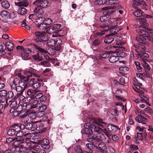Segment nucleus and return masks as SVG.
I'll use <instances>...</instances> for the list:
<instances>
[{"label": "nucleus", "mask_w": 153, "mask_h": 153, "mask_svg": "<svg viewBox=\"0 0 153 153\" xmlns=\"http://www.w3.org/2000/svg\"><path fill=\"white\" fill-rule=\"evenodd\" d=\"M45 24L47 26L49 27V25H50L52 22V20L49 18H46L43 21Z\"/></svg>", "instance_id": "nucleus-54"}, {"label": "nucleus", "mask_w": 153, "mask_h": 153, "mask_svg": "<svg viewBox=\"0 0 153 153\" xmlns=\"http://www.w3.org/2000/svg\"><path fill=\"white\" fill-rule=\"evenodd\" d=\"M34 78H31L30 79V81H28L27 83L25 85V86H33V84L35 82Z\"/></svg>", "instance_id": "nucleus-55"}, {"label": "nucleus", "mask_w": 153, "mask_h": 153, "mask_svg": "<svg viewBox=\"0 0 153 153\" xmlns=\"http://www.w3.org/2000/svg\"><path fill=\"white\" fill-rule=\"evenodd\" d=\"M108 31V29H105L101 30L100 32H96L94 34V36L95 37H97L99 36H101L104 35L105 32H107Z\"/></svg>", "instance_id": "nucleus-36"}, {"label": "nucleus", "mask_w": 153, "mask_h": 153, "mask_svg": "<svg viewBox=\"0 0 153 153\" xmlns=\"http://www.w3.org/2000/svg\"><path fill=\"white\" fill-rule=\"evenodd\" d=\"M33 11L36 15H41L44 13L45 10L40 6L38 5V6L35 8Z\"/></svg>", "instance_id": "nucleus-17"}, {"label": "nucleus", "mask_w": 153, "mask_h": 153, "mask_svg": "<svg viewBox=\"0 0 153 153\" xmlns=\"http://www.w3.org/2000/svg\"><path fill=\"white\" fill-rule=\"evenodd\" d=\"M95 123L97 125L100 126L102 127H103V125L102 124H106L107 123L104 122L103 120L100 118H98L95 121Z\"/></svg>", "instance_id": "nucleus-35"}, {"label": "nucleus", "mask_w": 153, "mask_h": 153, "mask_svg": "<svg viewBox=\"0 0 153 153\" xmlns=\"http://www.w3.org/2000/svg\"><path fill=\"white\" fill-rule=\"evenodd\" d=\"M97 27L100 29H102V30L108 29V31L109 30V27H108V24L102 22L98 24Z\"/></svg>", "instance_id": "nucleus-26"}, {"label": "nucleus", "mask_w": 153, "mask_h": 153, "mask_svg": "<svg viewBox=\"0 0 153 153\" xmlns=\"http://www.w3.org/2000/svg\"><path fill=\"white\" fill-rule=\"evenodd\" d=\"M34 41L36 43V45L40 47H42L44 45V42L40 39L38 37L34 39Z\"/></svg>", "instance_id": "nucleus-29"}, {"label": "nucleus", "mask_w": 153, "mask_h": 153, "mask_svg": "<svg viewBox=\"0 0 153 153\" xmlns=\"http://www.w3.org/2000/svg\"><path fill=\"white\" fill-rule=\"evenodd\" d=\"M30 45L33 46H34L41 53H47L46 51L44 49L41 48V47H39L35 44H31Z\"/></svg>", "instance_id": "nucleus-41"}, {"label": "nucleus", "mask_w": 153, "mask_h": 153, "mask_svg": "<svg viewBox=\"0 0 153 153\" xmlns=\"http://www.w3.org/2000/svg\"><path fill=\"white\" fill-rule=\"evenodd\" d=\"M42 18H37V20L36 21L35 24L37 25L38 28L40 29L44 30L45 29L49 27V26H47L46 25L44 22H39V20H40V19H42Z\"/></svg>", "instance_id": "nucleus-12"}, {"label": "nucleus", "mask_w": 153, "mask_h": 153, "mask_svg": "<svg viewBox=\"0 0 153 153\" xmlns=\"http://www.w3.org/2000/svg\"><path fill=\"white\" fill-rule=\"evenodd\" d=\"M59 31H60V30L55 29L53 28V26L52 27H50L47 30L48 33H58Z\"/></svg>", "instance_id": "nucleus-49"}, {"label": "nucleus", "mask_w": 153, "mask_h": 153, "mask_svg": "<svg viewBox=\"0 0 153 153\" xmlns=\"http://www.w3.org/2000/svg\"><path fill=\"white\" fill-rule=\"evenodd\" d=\"M102 132L108 138H110L111 135L110 133V131L106 129L105 128L103 129Z\"/></svg>", "instance_id": "nucleus-62"}, {"label": "nucleus", "mask_w": 153, "mask_h": 153, "mask_svg": "<svg viewBox=\"0 0 153 153\" xmlns=\"http://www.w3.org/2000/svg\"><path fill=\"white\" fill-rule=\"evenodd\" d=\"M34 34L36 36L38 37L44 42H47L48 41L49 37L42 31H36Z\"/></svg>", "instance_id": "nucleus-4"}, {"label": "nucleus", "mask_w": 153, "mask_h": 153, "mask_svg": "<svg viewBox=\"0 0 153 153\" xmlns=\"http://www.w3.org/2000/svg\"><path fill=\"white\" fill-rule=\"evenodd\" d=\"M28 18L32 21H33L37 18V16L36 14L34 13L30 14Z\"/></svg>", "instance_id": "nucleus-64"}, {"label": "nucleus", "mask_w": 153, "mask_h": 153, "mask_svg": "<svg viewBox=\"0 0 153 153\" xmlns=\"http://www.w3.org/2000/svg\"><path fill=\"white\" fill-rule=\"evenodd\" d=\"M133 4L132 5L133 7H135L137 6H138L142 4L143 5H145L146 4L143 0H133Z\"/></svg>", "instance_id": "nucleus-25"}, {"label": "nucleus", "mask_w": 153, "mask_h": 153, "mask_svg": "<svg viewBox=\"0 0 153 153\" xmlns=\"http://www.w3.org/2000/svg\"><path fill=\"white\" fill-rule=\"evenodd\" d=\"M14 140H16L17 143H18L19 144H22V143H24V142H25L24 141V138L23 137H15L14 138ZM16 142H15L14 143H14Z\"/></svg>", "instance_id": "nucleus-51"}, {"label": "nucleus", "mask_w": 153, "mask_h": 153, "mask_svg": "<svg viewBox=\"0 0 153 153\" xmlns=\"http://www.w3.org/2000/svg\"><path fill=\"white\" fill-rule=\"evenodd\" d=\"M119 69L121 73L125 74L128 71L129 68L127 67L123 66L119 68Z\"/></svg>", "instance_id": "nucleus-38"}, {"label": "nucleus", "mask_w": 153, "mask_h": 153, "mask_svg": "<svg viewBox=\"0 0 153 153\" xmlns=\"http://www.w3.org/2000/svg\"><path fill=\"white\" fill-rule=\"evenodd\" d=\"M114 40V38L111 36H108L104 39V42L106 44H109L111 43Z\"/></svg>", "instance_id": "nucleus-42"}, {"label": "nucleus", "mask_w": 153, "mask_h": 153, "mask_svg": "<svg viewBox=\"0 0 153 153\" xmlns=\"http://www.w3.org/2000/svg\"><path fill=\"white\" fill-rule=\"evenodd\" d=\"M109 113L111 115L114 116H117L119 114V112H118L117 110L115 109L110 110Z\"/></svg>", "instance_id": "nucleus-52"}, {"label": "nucleus", "mask_w": 153, "mask_h": 153, "mask_svg": "<svg viewBox=\"0 0 153 153\" xmlns=\"http://www.w3.org/2000/svg\"><path fill=\"white\" fill-rule=\"evenodd\" d=\"M33 58L36 61L40 62L43 59L42 57V56H40L38 53L33 55Z\"/></svg>", "instance_id": "nucleus-39"}, {"label": "nucleus", "mask_w": 153, "mask_h": 153, "mask_svg": "<svg viewBox=\"0 0 153 153\" xmlns=\"http://www.w3.org/2000/svg\"><path fill=\"white\" fill-rule=\"evenodd\" d=\"M15 90L17 92H20L19 93L21 94L23 93L24 90V89L22 87L19 85L16 87Z\"/></svg>", "instance_id": "nucleus-58"}, {"label": "nucleus", "mask_w": 153, "mask_h": 153, "mask_svg": "<svg viewBox=\"0 0 153 153\" xmlns=\"http://www.w3.org/2000/svg\"><path fill=\"white\" fill-rule=\"evenodd\" d=\"M27 13V10L26 9L23 7H19L17 10L18 14L21 15H24Z\"/></svg>", "instance_id": "nucleus-30"}, {"label": "nucleus", "mask_w": 153, "mask_h": 153, "mask_svg": "<svg viewBox=\"0 0 153 153\" xmlns=\"http://www.w3.org/2000/svg\"><path fill=\"white\" fill-rule=\"evenodd\" d=\"M64 36V35H61L58 34L52 35V37H61V38H57L56 39V43L54 46V49L56 51H60L62 50L64 46V44L63 43H62V40L61 38L62 37H63Z\"/></svg>", "instance_id": "nucleus-2"}, {"label": "nucleus", "mask_w": 153, "mask_h": 153, "mask_svg": "<svg viewBox=\"0 0 153 153\" xmlns=\"http://www.w3.org/2000/svg\"><path fill=\"white\" fill-rule=\"evenodd\" d=\"M1 5L2 7L5 9L8 8L10 6L9 3L7 1H2L1 3Z\"/></svg>", "instance_id": "nucleus-44"}, {"label": "nucleus", "mask_w": 153, "mask_h": 153, "mask_svg": "<svg viewBox=\"0 0 153 153\" xmlns=\"http://www.w3.org/2000/svg\"><path fill=\"white\" fill-rule=\"evenodd\" d=\"M39 4H40V5H38L43 9L46 8L48 6V2L46 0H36L33 3V4L34 5Z\"/></svg>", "instance_id": "nucleus-8"}, {"label": "nucleus", "mask_w": 153, "mask_h": 153, "mask_svg": "<svg viewBox=\"0 0 153 153\" xmlns=\"http://www.w3.org/2000/svg\"><path fill=\"white\" fill-rule=\"evenodd\" d=\"M138 54L142 58L143 61H144V59H148L147 58L149 57V54L144 51H140L138 52Z\"/></svg>", "instance_id": "nucleus-24"}, {"label": "nucleus", "mask_w": 153, "mask_h": 153, "mask_svg": "<svg viewBox=\"0 0 153 153\" xmlns=\"http://www.w3.org/2000/svg\"><path fill=\"white\" fill-rule=\"evenodd\" d=\"M22 93H17L16 95H15L14 97V100H16L17 99L20 102L22 100H23L25 98V97L22 95Z\"/></svg>", "instance_id": "nucleus-32"}, {"label": "nucleus", "mask_w": 153, "mask_h": 153, "mask_svg": "<svg viewBox=\"0 0 153 153\" xmlns=\"http://www.w3.org/2000/svg\"><path fill=\"white\" fill-rule=\"evenodd\" d=\"M107 127L109 131L113 132H116L118 129H120L117 126L111 124H108Z\"/></svg>", "instance_id": "nucleus-21"}, {"label": "nucleus", "mask_w": 153, "mask_h": 153, "mask_svg": "<svg viewBox=\"0 0 153 153\" xmlns=\"http://www.w3.org/2000/svg\"><path fill=\"white\" fill-rule=\"evenodd\" d=\"M0 15L1 17L4 19H6L9 16V13L7 11L3 10L1 12Z\"/></svg>", "instance_id": "nucleus-46"}, {"label": "nucleus", "mask_w": 153, "mask_h": 153, "mask_svg": "<svg viewBox=\"0 0 153 153\" xmlns=\"http://www.w3.org/2000/svg\"><path fill=\"white\" fill-rule=\"evenodd\" d=\"M56 41L53 39H50L49 40H48L47 43V44L48 46H52L55 44Z\"/></svg>", "instance_id": "nucleus-60"}, {"label": "nucleus", "mask_w": 153, "mask_h": 153, "mask_svg": "<svg viewBox=\"0 0 153 153\" xmlns=\"http://www.w3.org/2000/svg\"><path fill=\"white\" fill-rule=\"evenodd\" d=\"M120 30V29L116 25L112 26L110 27V29H109V30H110L109 33H110V34L111 35H113L116 34L117 32Z\"/></svg>", "instance_id": "nucleus-23"}, {"label": "nucleus", "mask_w": 153, "mask_h": 153, "mask_svg": "<svg viewBox=\"0 0 153 153\" xmlns=\"http://www.w3.org/2000/svg\"><path fill=\"white\" fill-rule=\"evenodd\" d=\"M7 92L6 90H2L0 91V102L4 103L5 102L7 103Z\"/></svg>", "instance_id": "nucleus-11"}, {"label": "nucleus", "mask_w": 153, "mask_h": 153, "mask_svg": "<svg viewBox=\"0 0 153 153\" xmlns=\"http://www.w3.org/2000/svg\"><path fill=\"white\" fill-rule=\"evenodd\" d=\"M20 118L22 121L24 123L27 122L29 120V116L27 114H24Z\"/></svg>", "instance_id": "nucleus-40"}, {"label": "nucleus", "mask_w": 153, "mask_h": 153, "mask_svg": "<svg viewBox=\"0 0 153 153\" xmlns=\"http://www.w3.org/2000/svg\"><path fill=\"white\" fill-rule=\"evenodd\" d=\"M40 65L45 67H50L51 65L49 62L48 61L42 62L40 63Z\"/></svg>", "instance_id": "nucleus-56"}, {"label": "nucleus", "mask_w": 153, "mask_h": 153, "mask_svg": "<svg viewBox=\"0 0 153 153\" xmlns=\"http://www.w3.org/2000/svg\"><path fill=\"white\" fill-rule=\"evenodd\" d=\"M105 150L108 153H114L115 152L114 149L111 146H108V147H106Z\"/></svg>", "instance_id": "nucleus-57"}, {"label": "nucleus", "mask_w": 153, "mask_h": 153, "mask_svg": "<svg viewBox=\"0 0 153 153\" xmlns=\"http://www.w3.org/2000/svg\"><path fill=\"white\" fill-rule=\"evenodd\" d=\"M101 42V38L95 39L93 42V43L94 45L97 46L100 44Z\"/></svg>", "instance_id": "nucleus-63"}, {"label": "nucleus", "mask_w": 153, "mask_h": 153, "mask_svg": "<svg viewBox=\"0 0 153 153\" xmlns=\"http://www.w3.org/2000/svg\"><path fill=\"white\" fill-rule=\"evenodd\" d=\"M19 2H15V5L19 7H27L29 4V2L27 0H17Z\"/></svg>", "instance_id": "nucleus-15"}, {"label": "nucleus", "mask_w": 153, "mask_h": 153, "mask_svg": "<svg viewBox=\"0 0 153 153\" xmlns=\"http://www.w3.org/2000/svg\"><path fill=\"white\" fill-rule=\"evenodd\" d=\"M136 39L137 41L142 44L148 45V43L146 41V39L141 36L140 35L137 37Z\"/></svg>", "instance_id": "nucleus-18"}, {"label": "nucleus", "mask_w": 153, "mask_h": 153, "mask_svg": "<svg viewBox=\"0 0 153 153\" xmlns=\"http://www.w3.org/2000/svg\"><path fill=\"white\" fill-rule=\"evenodd\" d=\"M46 52L48 54L51 56L54 55L56 53V50L55 49L51 48L48 49Z\"/></svg>", "instance_id": "nucleus-47"}, {"label": "nucleus", "mask_w": 153, "mask_h": 153, "mask_svg": "<svg viewBox=\"0 0 153 153\" xmlns=\"http://www.w3.org/2000/svg\"><path fill=\"white\" fill-rule=\"evenodd\" d=\"M91 138H87L86 139L87 141L94 143H100L102 141V138H105V136L103 134L99 135H92Z\"/></svg>", "instance_id": "nucleus-3"}, {"label": "nucleus", "mask_w": 153, "mask_h": 153, "mask_svg": "<svg viewBox=\"0 0 153 153\" xmlns=\"http://www.w3.org/2000/svg\"><path fill=\"white\" fill-rule=\"evenodd\" d=\"M119 60V58L117 55H112L109 58V61L112 63H115Z\"/></svg>", "instance_id": "nucleus-28"}, {"label": "nucleus", "mask_w": 153, "mask_h": 153, "mask_svg": "<svg viewBox=\"0 0 153 153\" xmlns=\"http://www.w3.org/2000/svg\"><path fill=\"white\" fill-rule=\"evenodd\" d=\"M137 20L143 28L146 27L149 25V24L146 22V19L145 18H139L137 19Z\"/></svg>", "instance_id": "nucleus-20"}, {"label": "nucleus", "mask_w": 153, "mask_h": 153, "mask_svg": "<svg viewBox=\"0 0 153 153\" xmlns=\"http://www.w3.org/2000/svg\"><path fill=\"white\" fill-rule=\"evenodd\" d=\"M86 126L90 127L93 131L96 132L98 134H100L102 132L103 129L100 127L95 125L89 123H87L85 124V126Z\"/></svg>", "instance_id": "nucleus-6"}, {"label": "nucleus", "mask_w": 153, "mask_h": 153, "mask_svg": "<svg viewBox=\"0 0 153 153\" xmlns=\"http://www.w3.org/2000/svg\"><path fill=\"white\" fill-rule=\"evenodd\" d=\"M47 106L46 105H40L38 106V109L39 111L37 113V115H39V114H41V113L45 112L44 111L47 109Z\"/></svg>", "instance_id": "nucleus-27"}, {"label": "nucleus", "mask_w": 153, "mask_h": 153, "mask_svg": "<svg viewBox=\"0 0 153 153\" xmlns=\"http://www.w3.org/2000/svg\"><path fill=\"white\" fill-rule=\"evenodd\" d=\"M11 103L10 104V106L12 109L14 108L17 106V103L16 100H13L11 102Z\"/></svg>", "instance_id": "nucleus-59"}, {"label": "nucleus", "mask_w": 153, "mask_h": 153, "mask_svg": "<svg viewBox=\"0 0 153 153\" xmlns=\"http://www.w3.org/2000/svg\"><path fill=\"white\" fill-rule=\"evenodd\" d=\"M29 77H25L22 76L21 75V77H20V80L22 82H23L24 84L27 83L29 80Z\"/></svg>", "instance_id": "nucleus-48"}, {"label": "nucleus", "mask_w": 153, "mask_h": 153, "mask_svg": "<svg viewBox=\"0 0 153 153\" xmlns=\"http://www.w3.org/2000/svg\"><path fill=\"white\" fill-rule=\"evenodd\" d=\"M6 48V47L4 43L3 42L0 43V53L3 55L5 54Z\"/></svg>", "instance_id": "nucleus-33"}, {"label": "nucleus", "mask_w": 153, "mask_h": 153, "mask_svg": "<svg viewBox=\"0 0 153 153\" xmlns=\"http://www.w3.org/2000/svg\"><path fill=\"white\" fill-rule=\"evenodd\" d=\"M41 145V144H38L34 143L33 145V148H32V149L36 151L37 152L40 149Z\"/></svg>", "instance_id": "nucleus-61"}, {"label": "nucleus", "mask_w": 153, "mask_h": 153, "mask_svg": "<svg viewBox=\"0 0 153 153\" xmlns=\"http://www.w3.org/2000/svg\"><path fill=\"white\" fill-rule=\"evenodd\" d=\"M5 46L9 51H11L13 49L14 45L13 44L10 42H7L6 43Z\"/></svg>", "instance_id": "nucleus-37"}, {"label": "nucleus", "mask_w": 153, "mask_h": 153, "mask_svg": "<svg viewBox=\"0 0 153 153\" xmlns=\"http://www.w3.org/2000/svg\"><path fill=\"white\" fill-rule=\"evenodd\" d=\"M32 52V51L28 48H25L21 52V56L24 60H27L30 59V54Z\"/></svg>", "instance_id": "nucleus-5"}, {"label": "nucleus", "mask_w": 153, "mask_h": 153, "mask_svg": "<svg viewBox=\"0 0 153 153\" xmlns=\"http://www.w3.org/2000/svg\"><path fill=\"white\" fill-rule=\"evenodd\" d=\"M112 13L111 11H109L108 10H106L104 12V16H102L100 18V21L102 22H106L110 18L111 16L110 14Z\"/></svg>", "instance_id": "nucleus-9"}, {"label": "nucleus", "mask_w": 153, "mask_h": 153, "mask_svg": "<svg viewBox=\"0 0 153 153\" xmlns=\"http://www.w3.org/2000/svg\"><path fill=\"white\" fill-rule=\"evenodd\" d=\"M116 55L119 58V57H123L127 56V54L125 52L120 51L116 53Z\"/></svg>", "instance_id": "nucleus-53"}, {"label": "nucleus", "mask_w": 153, "mask_h": 153, "mask_svg": "<svg viewBox=\"0 0 153 153\" xmlns=\"http://www.w3.org/2000/svg\"><path fill=\"white\" fill-rule=\"evenodd\" d=\"M144 59L145 60H144V61H143V62L142 63L143 67L144 68L146 69L147 70H149L150 69L149 66L146 62V61H148V59Z\"/></svg>", "instance_id": "nucleus-45"}, {"label": "nucleus", "mask_w": 153, "mask_h": 153, "mask_svg": "<svg viewBox=\"0 0 153 153\" xmlns=\"http://www.w3.org/2000/svg\"><path fill=\"white\" fill-rule=\"evenodd\" d=\"M39 101V100H34L30 102L33 108H38L39 105H40V103H38Z\"/></svg>", "instance_id": "nucleus-34"}, {"label": "nucleus", "mask_w": 153, "mask_h": 153, "mask_svg": "<svg viewBox=\"0 0 153 153\" xmlns=\"http://www.w3.org/2000/svg\"><path fill=\"white\" fill-rule=\"evenodd\" d=\"M7 103L8 102H10L13 100H15L14 99V96L13 92L12 91H9L7 93Z\"/></svg>", "instance_id": "nucleus-19"}, {"label": "nucleus", "mask_w": 153, "mask_h": 153, "mask_svg": "<svg viewBox=\"0 0 153 153\" xmlns=\"http://www.w3.org/2000/svg\"><path fill=\"white\" fill-rule=\"evenodd\" d=\"M143 11L140 9L137 10L136 11L133 12V14L135 16L140 17L142 15Z\"/></svg>", "instance_id": "nucleus-50"}, {"label": "nucleus", "mask_w": 153, "mask_h": 153, "mask_svg": "<svg viewBox=\"0 0 153 153\" xmlns=\"http://www.w3.org/2000/svg\"><path fill=\"white\" fill-rule=\"evenodd\" d=\"M34 144V143L30 140L29 139H27L25 140V142H24V144L25 146H27V147L32 149V148H33V146Z\"/></svg>", "instance_id": "nucleus-31"}, {"label": "nucleus", "mask_w": 153, "mask_h": 153, "mask_svg": "<svg viewBox=\"0 0 153 153\" xmlns=\"http://www.w3.org/2000/svg\"><path fill=\"white\" fill-rule=\"evenodd\" d=\"M40 143H42L41 144V146L42 148L45 149H48L50 146L49 144L50 143L49 141L46 139H44L42 140L39 141Z\"/></svg>", "instance_id": "nucleus-14"}, {"label": "nucleus", "mask_w": 153, "mask_h": 153, "mask_svg": "<svg viewBox=\"0 0 153 153\" xmlns=\"http://www.w3.org/2000/svg\"><path fill=\"white\" fill-rule=\"evenodd\" d=\"M96 149H99L101 150H105L106 149V145L103 143H100L98 144V146L96 147Z\"/></svg>", "instance_id": "nucleus-43"}, {"label": "nucleus", "mask_w": 153, "mask_h": 153, "mask_svg": "<svg viewBox=\"0 0 153 153\" xmlns=\"http://www.w3.org/2000/svg\"><path fill=\"white\" fill-rule=\"evenodd\" d=\"M19 127H16L15 124H14L12 126L11 128L8 130L7 134L10 136L14 135L16 132L19 131Z\"/></svg>", "instance_id": "nucleus-10"}, {"label": "nucleus", "mask_w": 153, "mask_h": 153, "mask_svg": "<svg viewBox=\"0 0 153 153\" xmlns=\"http://www.w3.org/2000/svg\"><path fill=\"white\" fill-rule=\"evenodd\" d=\"M135 120L137 122L143 124H146L148 121L147 118L141 115H138V116H136Z\"/></svg>", "instance_id": "nucleus-13"}, {"label": "nucleus", "mask_w": 153, "mask_h": 153, "mask_svg": "<svg viewBox=\"0 0 153 153\" xmlns=\"http://www.w3.org/2000/svg\"><path fill=\"white\" fill-rule=\"evenodd\" d=\"M85 128L84 129V133L87 135L88 137V138H91V137L93 135V131L92 129L90 128V127L87 126H85Z\"/></svg>", "instance_id": "nucleus-16"}, {"label": "nucleus", "mask_w": 153, "mask_h": 153, "mask_svg": "<svg viewBox=\"0 0 153 153\" xmlns=\"http://www.w3.org/2000/svg\"><path fill=\"white\" fill-rule=\"evenodd\" d=\"M136 31L140 34V35L143 36V37H146L149 35V32L145 30L141 29L140 28H137L136 30Z\"/></svg>", "instance_id": "nucleus-22"}, {"label": "nucleus", "mask_w": 153, "mask_h": 153, "mask_svg": "<svg viewBox=\"0 0 153 153\" xmlns=\"http://www.w3.org/2000/svg\"><path fill=\"white\" fill-rule=\"evenodd\" d=\"M134 81L135 82V84H134V86H137L136 89H134L135 91L139 93V95L141 98L142 100H145L149 106H151V105L148 102L149 100L148 98L143 95L144 92L145 91V90L140 87L143 85L142 84L139 82L136 78L134 79Z\"/></svg>", "instance_id": "nucleus-1"}, {"label": "nucleus", "mask_w": 153, "mask_h": 153, "mask_svg": "<svg viewBox=\"0 0 153 153\" xmlns=\"http://www.w3.org/2000/svg\"><path fill=\"white\" fill-rule=\"evenodd\" d=\"M34 127H35L37 130L41 132L45 131L47 129L46 127L45 126L44 124L38 121H36L34 123Z\"/></svg>", "instance_id": "nucleus-7"}]
</instances>
